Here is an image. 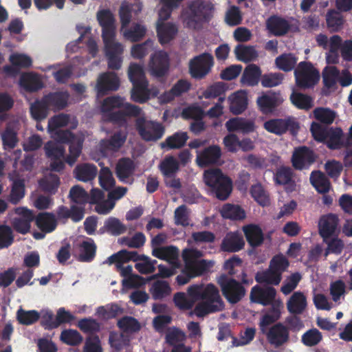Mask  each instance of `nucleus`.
<instances>
[{
  "label": "nucleus",
  "mask_w": 352,
  "mask_h": 352,
  "mask_svg": "<svg viewBox=\"0 0 352 352\" xmlns=\"http://www.w3.org/2000/svg\"><path fill=\"white\" fill-rule=\"evenodd\" d=\"M40 314L36 310L25 311L19 309L16 312L19 322L23 325H31L38 320Z\"/></svg>",
  "instance_id": "obj_62"
},
{
  "label": "nucleus",
  "mask_w": 352,
  "mask_h": 352,
  "mask_svg": "<svg viewBox=\"0 0 352 352\" xmlns=\"http://www.w3.org/2000/svg\"><path fill=\"white\" fill-rule=\"evenodd\" d=\"M223 218L234 221H240L245 218V210L239 205L226 204L220 210Z\"/></svg>",
  "instance_id": "obj_46"
},
{
  "label": "nucleus",
  "mask_w": 352,
  "mask_h": 352,
  "mask_svg": "<svg viewBox=\"0 0 352 352\" xmlns=\"http://www.w3.org/2000/svg\"><path fill=\"white\" fill-rule=\"evenodd\" d=\"M50 111V109L43 97L40 100H36L31 104L30 108V112L32 118L37 122L45 119Z\"/></svg>",
  "instance_id": "obj_45"
},
{
  "label": "nucleus",
  "mask_w": 352,
  "mask_h": 352,
  "mask_svg": "<svg viewBox=\"0 0 352 352\" xmlns=\"http://www.w3.org/2000/svg\"><path fill=\"white\" fill-rule=\"evenodd\" d=\"M104 228L113 236H118L126 231V227L118 219L109 217L104 221Z\"/></svg>",
  "instance_id": "obj_61"
},
{
  "label": "nucleus",
  "mask_w": 352,
  "mask_h": 352,
  "mask_svg": "<svg viewBox=\"0 0 352 352\" xmlns=\"http://www.w3.org/2000/svg\"><path fill=\"white\" fill-rule=\"evenodd\" d=\"M43 97L50 111H57L67 107L69 95L67 91H56L50 92Z\"/></svg>",
  "instance_id": "obj_25"
},
{
  "label": "nucleus",
  "mask_w": 352,
  "mask_h": 352,
  "mask_svg": "<svg viewBox=\"0 0 352 352\" xmlns=\"http://www.w3.org/2000/svg\"><path fill=\"white\" fill-rule=\"evenodd\" d=\"M243 231L249 245L252 248L260 246L264 241L261 228L255 224H249L243 227Z\"/></svg>",
  "instance_id": "obj_34"
},
{
  "label": "nucleus",
  "mask_w": 352,
  "mask_h": 352,
  "mask_svg": "<svg viewBox=\"0 0 352 352\" xmlns=\"http://www.w3.org/2000/svg\"><path fill=\"white\" fill-rule=\"evenodd\" d=\"M313 116L316 122L328 127L337 117V113L328 107H316L313 111Z\"/></svg>",
  "instance_id": "obj_41"
},
{
  "label": "nucleus",
  "mask_w": 352,
  "mask_h": 352,
  "mask_svg": "<svg viewBox=\"0 0 352 352\" xmlns=\"http://www.w3.org/2000/svg\"><path fill=\"white\" fill-rule=\"evenodd\" d=\"M340 12L338 10H331L327 13V25L331 32H338L343 28L344 19Z\"/></svg>",
  "instance_id": "obj_49"
},
{
  "label": "nucleus",
  "mask_w": 352,
  "mask_h": 352,
  "mask_svg": "<svg viewBox=\"0 0 352 352\" xmlns=\"http://www.w3.org/2000/svg\"><path fill=\"white\" fill-rule=\"evenodd\" d=\"M296 87L302 90L314 88L320 80V72L311 62L301 61L294 69Z\"/></svg>",
  "instance_id": "obj_5"
},
{
  "label": "nucleus",
  "mask_w": 352,
  "mask_h": 352,
  "mask_svg": "<svg viewBox=\"0 0 352 352\" xmlns=\"http://www.w3.org/2000/svg\"><path fill=\"white\" fill-rule=\"evenodd\" d=\"M82 145L83 140L79 138L69 144V154L65 157V161L69 166H72L76 162L82 153Z\"/></svg>",
  "instance_id": "obj_53"
},
{
  "label": "nucleus",
  "mask_w": 352,
  "mask_h": 352,
  "mask_svg": "<svg viewBox=\"0 0 352 352\" xmlns=\"http://www.w3.org/2000/svg\"><path fill=\"white\" fill-rule=\"evenodd\" d=\"M35 223L36 226L45 233L53 232L57 226L54 214L50 212L39 213L35 218Z\"/></svg>",
  "instance_id": "obj_38"
},
{
  "label": "nucleus",
  "mask_w": 352,
  "mask_h": 352,
  "mask_svg": "<svg viewBox=\"0 0 352 352\" xmlns=\"http://www.w3.org/2000/svg\"><path fill=\"white\" fill-rule=\"evenodd\" d=\"M228 89V86L223 82H217L209 86L202 94L206 99L215 98L219 97V100L223 102L224 98L221 97L224 94Z\"/></svg>",
  "instance_id": "obj_59"
},
{
  "label": "nucleus",
  "mask_w": 352,
  "mask_h": 352,
  "mask_svg": "<svg viewBox=\"0 0 352 352\" xmlns=\"http://www.w3.org/2000/svg\"><path fill=\"white\" fill-rule=\"evenodd\" d=\"M149 292L153 299L161 300L170 295L171 289L166 281L157 280L153 283Z\"/></svg>",
  "instance_id": "obj_55"
},
{
  "label": "nucleus",
  "mask_w": 352,
  "mask_h": 352,
  "mask_svg": "<svg viewBox=\"0 0 352 352\" xmlns=\"http://www.w3.org/2000/svg\"><path fill=\"white\" fill-rule=\"evenodd\" d=\"M25 195V180L21 178L13 179L8 200L12 204H18Z\"/></svg>",
  "instance_id": "obj_43"
},
{
  "label": "nucleus",
  "mask_w": 352,
  "mask_h": 352,
  "mask_svg": "<svg viewBox=\"0 0 352 352\" xmlns=\"http://www.w3.org/2000/svg\"><path fill=\"white\" fill-rule=\"evenodd\" d=\"M126 138V131H117L109 138L100 142V149L102 151H117L124 145Z\"/></svg>",
  "instance_id": "obj_21"
},
{
  "label": "nucleus",
  "mask_w": 352,
  "mask_h": 352,
  "mask_svg": "<svg viewBox=\"0 0 352 352\" xmlns=\"http://www.w3.org/2000/svg\"><path fill=\"white\" fill-rule=\"evenodd\" d=\"M152 255L160 260L166 261L175 267L181 266L179 260V250L176 246L170 245L160 247V248H153Z\"/></svg>",
  "instance_id": "obj_18"
},
{
  "label": "nucleus",
  "mask_w": 352,
  "mask_h": 352,
  "mask_svg": "<svg viewBox=\"0 0 352 352\" xmlns=\"http://www.w3.org/2000/svg\"><path fill=\"white\" fill-rule=\"evenodd\" d=\"M276 290L273 287H261L258 285L254 286L250 292V299L251 302L267 306L274 302Z\"/></svg>",
  "instance_id": "obj_15"
},
{
  "label": "nucleus",
  "mask_w": 352,
  "mask_h": 352,
  "mask_svg": "<svg viewBox=\"0 0 352 352\" xmlns=\"http://www.w3.org/2000/svg\"><path fill=\"white\" fill-rule=\"evenodd\" d=\"M262 333L266 336L267 342L275 347L283 346L289 338L288 328L281 322L276 323Z\"/></svg>",
  "instance_id": "obj_13"
},
{
  "label": "nucleus",
  "mask_w": 352,
  "mask_h": 352,
  "mask_svg": "<svg viewBox=\"0 0 352 352\" xmlns=\"http://www.w3.org/2000/svg\"><path fill=\"white\" fill-rule=\"evenodd\" d=\"M297 58L292 54H283L275 59L276 67L284 71L290 72L296 66Z\"/></svg>",
  "instance_id": "obj_60"
},
{
  "label": "nucleus",
  "mask_w": 352,
  "mask_h": 352,
  "mask_svg": "<svg viewBox=\"0 0 352 352\" xmlns=\"http://www.w3.org/2000/svg\"><path fill=\"white\" fill-rule=\"evenodd\" d=\"M210 9V5L203 0L189 1L182 8L180 18L185 27L191 30H198L206 21V10Z\"/></svg>",
  "instance_id": "obj_2"
},
{
  "label": "nucleus",
  "mask_w": 352,
  "mask_h": 352,
  "mask_svg": "<svg viewBox=\"0 0 352 352\" xmlns=\"http://www.w3.org/2000/svg\"><path fill=\"white\" fill-rule=\"evenodd\" d=\"M282 102L280 95L272 91L263 94L256 99L259 110L265 114L274 112Z\"/></svg>",
  "instance_id": "obj_17"
},
{
  "label": "nucleus",
  "mask_w": 352,
  "mask_h": 352,
  "mask_svg": "<svg viewBox=\"0 0 352 352\" xmlns=\"http://www.w3.org/2000/svg\"><path fill=\"white\" fill-rule=\"evenodd\" d=\"M135 128L146 142H155L161 139L165 133V127L162 123L155 121L146 122L144 117L135 120Z\"/></svg>",
  "instance_id": "obj_7"
},
{
  "label": "nucleus",
  "mask_w": 352,
  "mask_h": 352,
  "mask_svg": "<svg viewBox=\"0 0 352 352\" xmlns=\"http://www.w3.org/2000/svg\"><path fill=\"white\" fill-rule=\"evenodd\" d=\"M322 340V335L321 332L316 328H312L307 331L303 333L301 338L302 342L307 346H316Z\"/></svg>",
  "instance_id": "obj_64"
},
{
  "label": "nucleus",
  "mask_w": 352,
  "mask_h": 352,
  "mask_svg": "<svg viewBox=\"0 0 352 352\" xmlns=\"http://www.w3.org/2000/svg\"><path fill=\"white\" fill-rule=\"evenodd\" d=\"M204 255L197 249H184L182 252V258L186 266V270L194 276H199L206 272L212 265L211 262L204 259L199 260Z\"/></svg>",
  "instance_id": "obj_6"
},
{
  "label": "nucleus",
  "mask_w": 352,
  "mask_h": 352,
  "mask_svg": "<svg viewBox=\"0 0 352 352\" xmlns=\"http://www.w3.org/2000/svg\"><path fill=\"white\" fill-rule=\"evenodd\" d=\"M141 3H122L119 9V17L121 23V30L127 28L131 21L133 10L141 11Z\"/></svg>",
  "instance_id": "obj_44"
},
{
  "label": "nucleus",
  "mask_w": 352,
  "mask_h": 352,
  "mask_svg": "<svg viewBox=\"0 0 352 352\" xmlns=\"http://www.w3.org/2000/svg\"><path fill=\"white\" fill-rule=\"evenodd\" d=\"M282 279V275L271 268L265 271L258 272L255 275V280L258 283H267L273 285H278Z\"/></svg>",
  "instance_id": "obj_47"
},
{
  "label": "nucleus",
  "mask_w": 352,
  "mask_h": 352,
  "mask_svg": "<svg viewBox=\"0 0 352 352\" xmlns=\"http://www.w3.org/2000/svg\"><path fill=\"white\" fill-rule=\"evenodd\" d=\"M309 181L313 187L320 194H327L329 192L331 184L327 176L320 170L311 172Z\"/></svg>",
  "instance_id": "obj_31"
},
{
  "label": "nucleus",
  "mask_w": 352,
  "mask_h": 352,
  "mask_svg": "<svg viewBox=\"0 0 352 352\" xmlns=\"http://www.w3.org/2000/svg\"><path fill=\"white\" fill-rule=\"evenodd\" d=\"M204 181L209 188L210 193L219 200H226L232 192V182L231 179L223 175L219 168L205 170Z\"/></svg>",
  "instance_id": "obj_3"
},
{
  "label": "nucleus",
  "mask_w": 352,
  "mask_h": 352,
  "mask_svg": "<svg viewBox=\"0 0 352 352\" xmlns=\"http://www.w3.org/2000/svg\"><path fill=\"white\" fill-rule=\"evenodd\" d=\"M131 98L133 102L144 103L150 98V90L148 80H144L132 84Z\"/></svg>",
  "instance_id": "obj_37"
},
{
  "label": "nucleus",
  "mask_w": 352,
  "mask_h": 352,
  "mask_svg": "<svg viewBox=\"0 0 352 352\" xmlns=\"http://www.w3.org/2000/svg\"><path fill=\"white\" fill-rule=\"evenodd\" d=\"M170 60L168 54L164 51L154 53L149 63L150 72L152 76L157 78L165 77L169 71Z\"/></svg>",
  "instance_id": "obj_11"
},
{
  "label": "nucleus",
  "mask_w": 352,
  "mask_h": 352,
  "mask_svg": "<svg viewBox=\"0 0 352 352\" xmlns=\"http://www.w3.org/2000/svg\"><path fill=\"white\" fill-rule=\"evenodd\" d=\"M44 151L46 157L50 160L64 158L65 153V147L60 143L54 141H48L44 145Z\"/></svg>",
  "instance_id": "obj_56"
},
{
  "label": "nucleus",
  "mask_w": 352,
  "mask_h": 352,
  "mask_svg": "<svg viewBox=\"0 0 352 352\" xmlns=\"http://www.w3.org/2000/svg\"><path fill=\"white\" fill-rule=\"evenodd\" d=\"M292 103L299 109L309 110L313 106V98L299 92H292L290 95Z\"/></svg>",
  "instance_id": "obj_57"
},
{
  "label": "nucleus",
  "mask_w": 352,
  "mask_h": 352,
  "mask_svg": "<svg viewBox=\"0 0 352 352\" xmlns=\"http://www.w3.org/2000/svg\"><path fill=\"white\" fill-rule=\"evenodd\" d=\"M19 84L21 87L30 93L38 91L43 87V83L40 76L33 72L21 75Z\"/></svg>",
  "instance_id": "obj_32"
},
{
  "label": "nucleus",
  "mask_w": 352,
  "mask_h": 352,
  "mask_svg": "<svg viewBox=\"0 0 352 352\" xmlns=\"http://www.w3.org/2000/svg\"><path fill=\"white\" fill-rule=\"evenodd\" d=\"M99 25L102 27V36L116 32L115 19L112 12L108 9L98 11L96 14Z\"/></svg>",
  "instance_id": "obj_27"
},
{
  "label": "nucleus",
  "mask_w": 352,
  "mask_h": 352,
  "mask_svg": "<svg viewBox=\"0 0 352 352\" xmlns=\"http://www.w3.org/2000/svg\"><path fill=\"white\" fill-rule=\"evenodd\" d=\"M294 175V173L292 168L283 166L276 170L274 178L276 184L286 186V190L292 192L296 187Z\"/></svg>",
  "instance_id": "obj_23"
},
{
  "label": "nucleus",
  "mask_w": 352,
  "mask_h": 352,
  "mask_svg": "<svg viewBox=\"0 0 352 352\" xmlns=\"http://www.w3.org/2000/svg\"><path fill=\"white\" fill-rule=\"evenodd\" d=\"M245 241L242 235L238 232H228L223 238L221 250L223 252H236L243 248Z\"/></svg>",
  "instance_id": "obj_24"
},
{
  "label": "nucleus",
  "mask_w": 352,
  "mask_h": 352,
  "mask_svg": "<svg viewBox=\"0 0 352 352\" xmlns=\"http://www.w3.org/2000/svg\"><path fill=\"white\" fill-rule=\"evenodd\" d=\"M201 300L210 305H217L219 310L223 308V302L220 296L218 288L213 284H208L203 290Z\"/></svg>",
  "instance_id": "obj_39"
},
{
  "label": "nucleus",
  "mask_w": 352,
  "mask_h": 352,
  "mask_svg": "<svg viewBox=\"0 0 352 352\" xmlns=\"http://www.w3.org/2000/svg\"><path fill=\"white\" fill-rule=\"evenodd\" d=\"M306 307V296L301 292H294L287 302V310L292 314H301Z\"/></svg>",
  "instance_id": "obj_36"
},
{
  "label": "nucleus",
  "mask_w": 352,
  "mask_h": 352,
  "mask_svg": "<svg viewBox=\"0 0 352 352\" xmlns=\"http://www.w3.org/2000/svg\"><path fill=\"white\" fill-rule=\"evenodd\" d=\"M262 71L258 65L255 64L248 65L242 74L241 82L244 85L254 87L261 81Z\"/></svg>",
  "instance_id": "obj_33"
},
{
  "label": "nucleus",
  "mask_w": 352,
  "mask_h": 352,
  "mask_svg": "<svg viewBox=\"0 0 352 352\" xmlns=\"http://www.w3.org/2000/svg\"><path fill=\"white\" fill-rule=\"evenodd\" d=\"M226 127L229 132H241L248 134L255 130V124L252 120H246L243 118H233L226 122Z\"/></svg>",
  "instance_id": "obj_26"
},
{
  "label": "nucleus",
  "mask_w": 352,
  "mask_h": 352,
  "mask_svg": "<svg viewBox=\"0 0 352 352\" xmlns=\"http://www.w3.org/2000/svg\"><path fill=\"white\" fill-rule=\"evenodd\" d=\"M159 168L164 177H173L179 168L178 161L172 155L166 156L160 164Z\"/></svg>",
  "instance_id": "obj_52"
},
{
  "label": "nucleus",
  "mask_w": 352,
  "mask_h": 352,
  "mask_svg": "<svg viewBox=\"0 0 352 352\" xmlns=\"http://www.w3.org/2000/svg\"><path fill=\"white\" fill-rule=\"evenodd\" d=\"M122 31L126 40L134 43L142 40L144 37L146 33V28L139 23H134L130 28H125Z\"/></svg>",
  "instance_id": "obj_48"
},
{
  "label": "nucleus",
  "mask_w": 352,
  "mask_h": 352,
  "mask_svg": "<svg viewBox=\"0 0 352 352\" xmlns=\"http://www.w3.org/2000/svg\"><path fill=\"white\" fill-rule=\"evenodd\" d=\"M236 58L243 63L252 61L258 57V52L254 46L237 45L234 49Z\"/></svg>",
  "instance_id": "obj_50"
},
{
  "label": "nucleus",
  "mask_w": 352,
  "mask_h": 352,
  "mask_svg": "<svg viewBox=\"0 0 352 352\" xmlns=\"http://www.w3.org/2000/svg\"><path fill=\"white\" fill-rule=\"evenodd\" d=\"M316 159L314 152L309 147L303 146L295 149L292 155V163L295 169L303 170L309 168L315 162Z\"/></svg>",
  "instance_id": "obj_12"
},
{
  "label": "nucleus",
  "mask_w": 352,
  "mask_h": 352,
  "mask_svg": "<svg viewBox=\"0 0 352 352\" xmlns=\"http://www.w3.org/2000/svg\"><path fill=\"white\" fill-rule=\"evenodd\" d=\"M97 245L94 239L86 237L84 240L74 244L73 255L80 262L90 263L94 260Z\"/></svg>",
  "instance_id": "obj_10"
},
{
  "label": "nucleus",
  "mask_w": 352,
  "mask_h": 352,
  "mask_svg": "<svg viewBox=\"0 0 352 352\" xmlns=\"http://www.w3.org/2000/svg\"><path fill=\"white\" fill-rule=\"evenodd\" d=\"M119 87L120 80L116 74L108 72L99 76L96 88L99 96H104L109 91L118 90Z\"/></svg>",
  "instance_id": "obj_16"
},
{
  "label": "nucleus",
  "mask_w": 352,
  "mask_h": 352,
  "mask_svg": "<svg viewBox=\"0 0 352 352\" xmlns=\"http://www.w3.org/2000/svg\"><path fill=\"white\" fill-rule=\"evenodd\" d=\"M157 35L162 45L170 43L177 34L176 25L171 23L157 22Z\"/></svg>",
  "instance_id": "obj_30"
},
{
  "label": "nucleus",
  "mask_w": 352,
  "mask_h": 352,
  "mask_svg": "<svg viewBox=\"0 0 352 352\" xmlns=\"http://www.w3.org/2000/svg\"><path fill=\"white\" fill-rule=\"evenodd\" d=\"M134 170V162L130 158L123 157L116 164V173L121 182H126V179L133 175Z\"/></svg>",
  "instance_id": "obj_42"
},
{
  "label": "nucleus",
  "mask_w": 352,
  "mask_h": 352,
  "mask_svg": "<svg viewBox=\"0 0 352 352\" xmlns=\"http://www.w3.org/2000/svg\"><path fill=\"white\" fill-rule=\"evenodd\" d=\"M144 254H139L136 251H129L126 250H121L117 253L110 256L107 261L109 264H112L113 261H120L124 262L134 261L139 262L142 259V256Z\"/></svg>",
  "instance_id": "obj_54"
},
{
  "label": "nucleus",
  "mask_w": 352,
  "mask_h": 352,
  "mask_svg": "<svg viewBox=\"0 0 352 352\" xmlns=\"http://www.w3.org/2000/svg\"><path fill=\"white\" fill-rule=\"evenodd\" d=\"M102 37L104 44L106 55H120L122 53V45L115 41L116 32L111 34L110 36L105 35Z\"/></svg>",
  "instance_id": "obj_58"
},
{
  "label": "nucleus",
  "mask_w": 352,
  "mask_h": 352,
  "mask_svg": "<svg viewBox=\"0 0 352 352\" xmlns=\"http://www.w3.org/2000/svg\"><path fill=\"white\" fill-rule=\"evenodd\" d=\"M14 212L19 217H14L12 221L13 228L20 234H27L30 230L31 222L34 219L32 211L23 207H18Z\"/></svg>",
  "instance_id": "obj_14"
},
{
  "label": "nucleus",
  "mask_w": 352,
  "mask_h": 352,
  "mask_svg": "<svg viewBox=\"0 0 352 352\" xmlns=\"http://www.w3.org/2000/svg\"><path fill=\"white\" fill-rule=\"evenodd\" d=\"M188 138L189 136L186 132L177 131L161 142L160 146L166 150L179 149L185 146Z\"/></svg>",
  "instance_id": "obj_35"
},
{
  "label": "nucleus",
  "mask_w": 352,
  "mask_h": 352,
  "mask_svg": "<svg viewBox=\"0 0 352 352\" xmlns=\"http://www.w3.org/2000/svg\"><path fill=\"white\" fill-rule=\"evenodd\" d=\"M310 131L315 140L324 143L331 150L339 149L344 146L343 131L339 127H327L318 122H312Z\"/></svg>",
  "instance_id": "obj_4"
},
{
  "label": "nucleus",
  "mask_w": 352,
  "mask_h": 352,
  "mask_svg": "<svg viewBox=\"0 0 352 352\" xmlns=\"http://www.w3.org/2000/svg\"><path fill=\"white\" fill-rule=\"evenodd\" d=\"M236 278L238 280L228 276L226 274H222L217 278V283L221 288L223 296L229 303L233 305L238 303L245 297V287L254 283L253 278L249 276L243 269Z\"/></svg>",
  "instance_id": "obj_1"
},
{
  "label": "nucleus",
  "mask_w": 352,
  "mask_h": 352,
  "mask_svg": "<svg viewBox=\"0 0 352 352\" xmlns=\"http://www.w3.org/2000/svg\"><path fill=\"white\" fill-rule=\"evenodd\" d=\"M230 111L234 115L242 113L248 107V96L245 91H237L228 97Z\"/></svg>",
  "instance_id": "obj_28"
},
{
  "label": "nucleus",
  "mask_w": 352,
  "mask_h": 352,
  "mask_svg": "<svg viewBox=\"0 0 352 352\" xmlns=\"http://www.w3.org/2000/svg\"><path fill=\"white\" fill-rule=\"evenodd\" d=\"M124 263L120 261H113L112 262V264L114 263L116 265V271L120 272L121 276L126 278L124 280V284H127L131 287L140 286L143 283V278L139 275L133 274L132 267L131 265L124 267L123 263Z\"/></svg>",
  "instance_id": "obj_22"
},
{
  "label": "nucleus",
  "mask_w": 352,
  "mask_h": 352,
  "mask_svg": "<svg viewBox=\"0 0 352 352\" xmlns=\"http://www.w3.org/2000/svg\"><path fill=\"white\" fill-rule=\"evenodd\" d=\"M264 128L268 132L280 135L289 131L293 136L298 134L300 129L299 123L293 117L286 118H275L269 120L264 123Z\"/></svg>",
  "instance_id": "obj_8"
},
{
  "label": "nucleus",
  "mask_w": 352,
  "mask_h": 352,
  "mask_svg": "<svg viewBox=\"0 0 352 352\" xmlns=\"http://www.w3.org/2000/svg\"><path fill=\"white\" fill-rule=\"evenodd\" d=\"M213 65V56L209 53H203L190 60L189 72L192 78L202 79L210 72Z\"/></svg>",
  "instance_id": "obj_9"
},
{
  "label": "nucleus",
  "mask_w": 352,
  "mask_h": 352,
  "mask_svg": "<svg viewBox=\"0 0 352 352\" xmlns=\"http://www.w3.org/2000/svg\"><path fill=\"white\" fill-rule=\"evenodd\" d=\"M14 241V235L10 226L0 223V250L8 248Z\"/></svg>",
  "instance_id": "obj_63"
},
{
  "label": "nucleus",
  "mask_w": 352,
  "mask_h": 352,
  "mask_svg": "<svg viewBox=\"0 0 352 352\" xmlns=\"http://www.w3.org/2000/svg\"><path fill=\"white\" fill-rule=\"evenodd\" d=\"M74 173L78 180L86 182L93 180L96 177L98 168L94 164L85 163L77 165Z\"/></svg>",
  "instance_id": "obj_40"
},
{
  "label": "nucleus",
  "mask_w": 352,
  "mask_h": 352,
  "mask_svg": "<svg viewBox=\"0 0 352 352\" xmlns=\"http://www.w3.org/2000/svg\"><path fill=\"white\" fill-rule=\"evenodd\" d=\"M338 224V219L334 214L329 213L320 217L318 223V231L323 241L330 238L336 232Z\"/></svg>",
  "instance_id": "obj_19"
},
{
  "label": "nucleus",
  "mask_w": 352,
  "mask_h": 352,
  "mask_svg": "<svg viewBox=\"0 0 352 352\" xmlns=\"http://www.w3.org/2000/svg\"><path fill=\"white\" fill-rule=\"evenodd\" d=\"M221 156L219 146L212 145L204 148L197 155V163L200 167H206L216 164Z\"/></svg>",
  "instance_id": "obj_20"
},
{
  "label": "nucleus",
  "mask_w": 352,
  "mask_h": 352,
  "mask_svg": "<svg viewBox=\"0 0 352 352\" xmlns=\"http://www.w3.org/2000/svg\"><path fill=\"white\" fill-rule=\"evenodd\" d=\"M190 86L191 84L187 80H179L168 91L164 94V100L166 102H170L175 97H179L188 91L190 89Z\"/></svg>",
  "instance_id": "obj_51"
},
{
  "label": "nucleus",
  "mask_w": 352,
  "mask_h": 352,
  "mask_svg": "<svg viewBox=\"0 0 352 352\" xmlns=\"http://www.w3.org/2000/svg\"><path fill=\"white\" fill-rule=\"evenodd\" d=\"M266 27L269 32L276 36L286 34L290 29V25L286 19L276 15L270 16L267 20Z\"/></svg>",
  "instance_id": "obj_29"
}]
</instances>
